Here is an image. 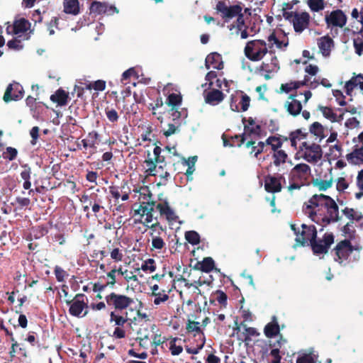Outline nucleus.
<instances>
[{
	"mask_svg": "<svg viewBox=\"0 0 363 363\" xmlns=\"http://www.w3.org/2000/svg\"><path fill=\"white\" fill-rule=\"evenodd\" d=\"M303 212L317 224L325 226L340 220L339 207L330 196L314 194L303 206Z\"/></svg>",
	"mask_w": 363,
	"mask_h": 363,
	"instance_id": "f257e3e1",
	"label": "nucleus"
},
{
	"mask_svg": "<svg viewBox=\"0 0 363 363\" xmlns=\"http://www.w3.org/2000/svg\"><path fill=\"white\" fill-rule=\"evenodd\" d=\"M335 257V260L340 264L345 261L348 262H356L360 258L359 250L354 247L349 240H343L339 242L333 249Z\"/></svg>",
	"mask_w": 363,
	"mask_h": 363,
	"instance_id": "f03ea898",
	"label": "nucleus"
},
{
	"mask_svg": "<svg viewBox=\"0 0 363 363\" xmlns=\"http://www.w3.org/2000/svg\"><path fill=\"white\" fill-rule=\"evenodd\" d=\"M266 42L262 40H253L247 43L244 52L246 57L253 62L261 60L267 53Z\"/></svg>",
	"mask_w": 363,
	"mask_h": 363,
	"instance_id": "7ed1b4c3",
	"label": "nucleus"
},
{
	"mask_svg": "<svg viewBox=\"0 0 363 363\" xmlns=\"http://www.w3.org/2000/svg\"><path fill=\"white\" fill-rule=\"evenodd\" d=\"M69 306V313L74 317H85L88 313V298L84 294H77L72 300L65 301Z\"/></svg>",
	"mask_w": 363,
	"mask_h": 363,
	"instance_id": "20e7f679",
	"label": "nucleus"
},
{
	"mask_svg": "<svg viewBox=\"0 0 363 363\" xmlns=\"http://www.w3.org/2000/svg\"><path fill=\"white\" fill-rule=\"evenodd\" d=\"M106 304L111 309H113L111 312H121L126 310L130 307L134 301L132 298L124 295L119 294L115 292H111L105 297Z\"/></svg>",
	"mask_w": 363,
	"mask_h": 363,
	"instance_id": "39448f33",
	"label": "nucleus"
},
{
	"mask_svg": "<svg viewBox=\"0 0 363 363\" xmlns=\"http://www.w3.org/2000/svg\"><path fill=\"white\" fill-rule=\"evenodd\" d=\"M299 151L303 152L302 157L310 163L318 162L323 156V151L320 145L303 142L299 146Z\"/></svg>",
	"mask_w": 363,
	"mask_h": 363,
	"instance_id": "423d86ee",
	"label": "nucleus"
},
{
	"mask_svg": "<svg viewBox=\"0 0 363 363\" xmlns=\"http://www.w3.org/2000/svg\"><path fill=\"white\" fill-rule=\"evenodd\" d=\"M216 9L218 13H220V16L224 20V22H228L230 19L238 17L242 13L243 10L241 3L227 6L226 3L222 0L217 2Z\"/></svg>",
	"mask_w": 363,
	"mask_h": 363,
	"instance_id": "0eeeda50",
	"label": "nucleus"
},
{
	"mask_svg": "<svg viewBox=\"0 0 363 363\" xmlns=\"http://www.w3.org/2000/svg\"><path fill=\"white\" fill-rule=\"evenodd\" d=\"M352 143L353 150L346 155V159L352 164H363V131L352 139Z\"/></svg>",
	"mask_w": 363,
	"mask_h": 363,
	"instance_id": "6e6552de",
	"label": "nucleus"
},
{
	"mask_svg": "<svg viewBox=\"0 0 363 363\" xmlns=\"http://www.w3.org/2000/svg\"><path fill=\"white\" fill-rule=\"evenodd\" d=\"M296 93L290 94L284 103V108L288 113L293 117H296L301 113L304 119L308 120L311 117L310 112L307 110L302 111V104L299 100L296 99Z\"/></svg>",
	"mask_w": 363,
	"mask_h": 363,
	"instance_id": "1a4fd4ad",
	"label": "nucleus"
},
{
	"mask_svg": "<svg viewBox=\"0 0 363 363\" xmlns=\"http://www.w3.org/2000/svg\"><path fill=\"white\" fill-rule=\"evenodd\" d=\"M334 242V235L332 233H326L322 239L315 238L308 245L315 255L326 254L331 245Z\"/></svg>",
	"mask_w": 363,
	"mask_h": 363,
	"instance_id": "9d476101",
	"label": "nucleus"
},
{
	"mask_svg": "<svg viewBox=\"0 0 363 363\" xmlns=\"http://www.w3.org/2000/svg\"><path fill=\"white\" fill-rule=\"evenodd\" d=\"M317 230L313 225H301V230L296 237V245L301 247L308 246L316 238Z\"/></svg>",
	"mask_w": 363,
	"mask_h": 363,
	"instance_id": "9b49d317",
	"label": "nucleus"
},
{
	"mask_svg": "<svg viewBox=\"0 0 363 363\" xmlns=\"http://www.w3.org/2000/svg\"><path fill=\"white\" fill-rule=\"evenodd\" d=\"M325 21L328 28H342L347 23V17L342 10L336 9L325 15Z\"/></svg>",
	"mask_w": 363,
	"mask_h": 363,
	"instance_id": "f8f14e48",
	"label": "nucleus"
},
{
	"mask_svg": "<svg viewBox=\"0 0 363 363\" xmlns=\"http://www.w3.org/2000/svg\"><path fill=\"white\" fill-rule=\"evenodd\" d=\"M282 182H285L283 174H268L264 177V189L268 193H279L282 189Z\"/></svg>",
	"mask_w": 363,
	"mask_h": 363,
	"instance_id": "ddd939ff",
	"label": "nucleus"
},
{
	"mask_svg": "<svg viewBox=\"0 0 363 363\" xmlns=\"http://www.w3.org/2000/svg\"><path fill=\"white\" fill-rule=\"evenodd\" d=\"M311 173V167L305 164H296L291 171L289 174V180H296L306 183Z\"/></svg>",
	"mask_w": 363,
	"mask_h": 363,
	"instance_id": "4468645a",
	"label": "nucleus"
},
{
	"mask_svg": "<svg viewBox=\"0 0 363 363\" xmlns=\"http://www.w3.org/2000/svg\"><path fill=\"white\" fill-rule=\"evenodd\" d=\"M23 89L22 86L17 82L10 84L4 94L3 99L8 103L11 101H18L23 98Z\"/></svg>",
	"mask_w": 363,
	"mask_h": 363,
	"instance_id": "2eb2a0df",
	"label": "nucleus"
},
{
	"mask_svg": "<svg viewBox=\"0 0 363 363\" xmlns=\"http://www.w3.org/2000/svg\"><path fill=\"white\" fill-rule=\"evenodd\" d=\"M139 192L140 205L138 208L135 209V213H140L141 209L145 206H155L156 202L152 199V194L147 186L141 187Z\"/></svg>",
	"mask_w": 363,
	"mask_h": 363,
	"instance_id": "dca6fc26",
	"label": "nucleus"
},
{
	"mask_svg": "<svg viewBox=\"0 0 363 363\" xmlns=\"http://www.w3.org/2000/svg\"><path fill=\"white\" fill-rule=\"evenodd\" d=\"M90 13L94 15L108 14L112 15L118 11L114 6H108L106 2L94 1L89 7Z\"/></svg>",
	"mask_w": 363,
	"mask_h": 363,
	"instance_id": "f3484780",
	"label": "nucleus"
},
{
	"mask_svg": "<svg viewBox=\"0 0 363 363\" xmlns=\"http://www.w3.org/2000/svg\"><path fill=\"white\" fill-rule=\"evenodd\" d=\"M310 18L311 16L309 13L306 11L296 14L295 18L292 19L294 31L298 33H302L308 27Z\"/></svg>",
	"mask_w": 363,
	"mask_h": 363,
	"instance_id": "a211bd4d",
	"label": "nucleus"
},
{
	"mask_svg": "<svg viewBox=\"0 0 363 363\" xmlns=\"http://www.w3.org/2000/svg\"><path fill=\"white\" fill-rule=\"evenodd\" d=\"M203 94L205 102L211 106L219 104L225 98V94L217 89H211L208 91L205 89Z\"/></svg>",
	"mask_w": 363,
	"mask_h": 363,
	"instance_id": "6ab92c4d",
	"label": "nucleus"
},
{
	"mask_svg": "<svg viewBox=\"0 0 363 363\" xmlns=\"http://www.w3.org/2000/svg\"><path fill=\"white\" fill-rule=\"evenodd\" d=\"M155 206H144V208L141 209L140 213H135V215H140V219L136 220V223H141L146 227L150 226L148 224L152 222L154 219L153 216V211Z\"/></svg>",
	"mask_w": 363,
	"mask_h": 363,
	"instance_id": "aec40b11",
	"label": "nucleus"
},
{
	"mask_svg": "<svg viewBox=\"0 0 363 363\" xmlns=\"http://www.w3.org/2000/svg\"><path fill=\"white\" fill-rule=\"evenodd\" d=\"M205 66L208 69H210L211 66L218 70L223 69V62L222 61L221 55L218 52H212L209 54L206 58Z\"/></svg>",
	"mask_w": 363,
	"mask_h": 363,
	"instance_id": "412c9836",
	"label": "nucleus"
},
{
	"mask_svg": "<svg viewBox=\"0 0 363 363\" xmlns=\"http://www.w3.org/2000/svg\"><path fill=\"white\" fill-rule=\"evenodd\" d=\"M155 208L159 211L162 216H165L167 220L174 221L176 220L177 216H175L174 211L171 208L169 203L167 201L159 203L157 205L155 204Z\"/></svg>",
	"mask_w": 363,
	"mask_h": 363,
	"instance_id": "4be33fe9",
	"label": "nucleus"
},
{
	"mask_svg": "<svg viewBox=\"0 0 363 363\" xmlns=\"http://www.w3.org/2000/svg\"><path fill=\"white\" fill-rule=\"evenodd\" d=\"M30 26L31 24L29 21L24 18L16 19L12 25L11 32H13V34L15 35L24 33L30 30Z\"/></svg>",
	"mask_w": 363,
	"mask_h": 363,
	"instance_id": "5701e85b",
	"label": "nucleus"
},
{
	"mask_svg": "<svg viewBox=\"0 0 363 363\" xmlns=\"http://www.w3.org/2000/svg\"><path fill=\"white\" fill-rule=\"evenodd\" d=\"M318 45L323 56H328L333 46V40L328 35L318 39Z\"/></svg>",
	"mask_w": 363,
	"mask_h": 363,
	"instance_id": "b1692460",
	"label": "nucleus"
},
{
	"mask_svg": "<svg viewBox=\"0 0 363 363\" xmlns=\"http://www.w3.org/2000/svg\"><path fill=\"white\" fill-rule=\"evenodd\" d=\"M359 86L361 90H363V75L359 74L356 77H352L349 81L345 83V88L347 95H351L353 89Z\"/></svg>",
	"mask_w": 363,
	"mask_h": 363,
	"instance_id": "393cba45",
	"label": "nucleus"
},
{
	"mask_svg": "<svg viewBox=\"0 0 363 363\" xmlns=\"http://www.w3.org/2000/svg\"><path fill=\"white\" fill-rule=\"evenodd\" d=\"M308 135V132L306 131V130H303L301 128L291 131L289 135L291 146L294 147V150H296L298 142L306 138Z\"/></svg>",
	"mask_w": 363,
	"mask_h": 363,
	"instance_id": "a878e982",
	"label": "nucleus"
},
{
	"mask_svg": "<svg viewBox=\"0 0 363 363\" xmlns=\"http://www.w3.org/2000/svg\"><path fill=\"white\" fill-rule=\"evenodd\" d=\"M279 333L280 328L277 321V318L273 316L272 320L265 325L264 328V333L267 337L271 338L279 335Z\"/></svg>",
	"mask_w": 363,
	"mask_h": 363,
	"instance_id": "bb28decb",
	"label": "nucleus"
},
{
	"mask_svg": "<svg viewBox=\"0 0 363 363\" xmlns=\"http://www.w3.org/2000/svg\"><path fill=\"white\" fill-rule=\"evenodd\" d=\"M63 6L65 13L77 16L80 12L79 2L78 0H64Z\"/></svg>",
	"mask_w": 363,
	"mask_h": 363,
	"instance_id": "cd10ccee",
	"label": "nucleus"
},
{
	"mask_svg": "<svg viewBox=\"0 0 363 363\" xmlns=\"http://www.w3.org/2000/svg\"><path fill=\"white\" fill-rule=\"evenodd\" d=\"M68 99L69 94L61 88L50 96V100L61 106L67 105Z\"/></svg>",
	"mask_w": 363,
	"mask_h": 363,
	"instance_id": "c85d7f7f",
	"label": "nucleus"
},
{
	"mask_svg": "<svg viewBox=\"0 0 363 363\" xmlns=\"http://www.w3.org/2000/svg\"><path fill=\"white\" fill-rule=\"evenodd\" d=\"M150 229L149 235L151 238L165 237L167 228L163 227L158 221L147 227Z\"/></svg>",
	"mask_w": 363,
	"mask_h": 363,
	"instance_id": "c756f323",
	"label": "nucleus"
},
{
	"mask_svg": "<svg viewBox=\"0 0 363 363\" xmlns=\"http://www.w3.org/2000/svg\"><path fill=\"white\" fill-rule=\"evenodd\" d=\"M120 312H111L110 313V323H114L117 327H123L129 320L128 313H125L123 315H119Z\"/></svg>",
	"mask_w": 363,
	"mask_h": 363,
	"instance_id": "7c9ffc66",
	"label": "nucleus"
},
{
	"mask_svg": "<svg viewBox=\"0 0 363 363\" xmlns=\"http://www.w3.org/2000/svg\"><path fill=\"white\" fill-rule=\"evenodd\" d=\"M342 212L348 219H350V223H353L354 221L358 222L363 219L362 213L355 211L352 208L345 207Z\"/></svg>",
	"mask_w": 363,
	"mask_h": 363,
	"instance_id": "2f4dec72",
	"label": "nucleus"
},
{
	"mask_svg": "<svg viewBox=\"0 0 363 363\" xmlns=\"http://www.w3.org/2000/svg\"><path fill=\"white\" fill-rule=\"evenodd\" d=\"M309 132L319 139V142L325 138L324 127L319 122L313 123L309 127Z\"/></svg>",
	"mask_w": 363,
	"mask_h": 363,
	"instance_id": "473e14b6",
	"label": "nucleus"
},
{
	"mask_svg": "<svg viewBox=\"0 0 363 363\" xmlns=\"http://www.w3.org/2000/svg\"><path fill=\"white\" fill-rule=\"evenodd\" d=\"M197 264L200 265L198 269L206 273L211 272L215 267L214 260L211 257L203 258V259L198 262Z\"/></svg>",
	"mask_w": 363,
	"mask_h": 363,
	"instance_id": "72a5a7b5",
	"label": "nucleus"
},
{
	"mask_svg": "<svg viewBox=\"0 0 363 363\" xmlns=\"http://www.w3.org/2000/svg\"><path fill=\"white\" fill-rule=\"evenodd\" d=\"M108 252L111 256V258L115 262H122L123 259V252L122 249L120 247L112 245L111 246L108 247Z\"/></svg>",
	"mask_w": 363,
	"mask_h": 363,
	"instance_id": "f704fd0d",
	"label": "nucleus"
},
{
	"mask_svg": "<svg viewBox=\"0 0 363 363\" xmlns=\"http://www.w3.org/2000/svg\"><path fill=\"white\" fill-rule=\"evenodd\" d=\"M318 109L322 112L323 116L331 122H337L342 118V116H340V118L337 119V114L333 112L330 107L318 106Z\"/></svg>",
	"mask_w": 363,
	"mask_h": 363,
	"instance_id": "c9c22d12",
	"label": "nucleus"
},
{
	"mask_svg": "<svg viewBox=\"0 0 363 363\" xmlns=\"http://www.w3.org/2000/svg\"><path fill=\"white\" fill-rule=\"evenodd\" d=\"M238 105L240 106V111L245 112L247 111L250 104V97L245 94L242 91H239Z\"/></svg>",
	"mask_w": 363,
	"mask_h": 363,
	"instance_id": "e433bc0d",
	"label": "nucleus"
},
{
	"mask_svg": "<svg viewBox=\"0 0 363 363\" xmlns=\"http://www.w3.org/2000/svg\"><path fill=\"white\" fill-rule=\"evenodd\" d=\"M265 143L266 142H259L257 145H255V141H252V140H250L248 141L246 144H245V146L247 147H252V150L250 152L251 154L254 153L255 154V156L256 157H257V156L261 154L262 152H264V148L265 147Z\"/></svg>",
	"mask_w": 363,
	"mask_h": 363,
	"instance_id": "4c0bfd02",
	"label": "nucleus"
},
{
	"mask_svg": "<svg viewBox=\"0 0 363 363\" xmlns=\"http://www.w3.org/2000/svg\"><path fill=\"white\" fill-rule=\"evenodd\" d=\"M265 145H270L272 147V150L274 152H276V150H279V149L283 145V140L281 137H277V136H269L266 140Z\"/></svg>",
	"mask_w": 363,
	"mask_h": 363,
	"instance_id": "58836bf2",
	"label": "nucleus"
},
{
	"mask_svg": "<svg viewBox=\"0 0 363 363\" xmlns=\"http://www.w3.org/2000/svg\"><path fill=\"white\" fill-rule=\"evenodd\" d=\"M272 157L274 160V164L276 167H279L281 164L286 162L288 155L284 150H279L274 152Z\"/></svg>",
	"mask_w": 363,
	"mask_h": 363,
	"instance_id": "ea45409f",
	"label": "nucleus"
},
{
	"mask_svg": "<svg viewBox=\"0 0 363 363\" xmlns=\"http://www.w3.org/2000/svg\"><path fill=\"white\" fill-rule=\"evenodd\" d=\"M312 184L313 186L317 187L320 191H325L330 188L333 184V179L323 180L319 179H313L312 180Z\"/></svg>",
	"mask_w": 363,
	"mask_h": 363,
	"instance_id": "a19ab883",
	"label": "nucleus"
},
{
	"mask_svg": "<svg viewBox=\"0 0 363 363\" xmlns=\"http://www.w3.org/2000/svg\"><path fill=\"white\" fill-rule=\"evenodd\" d=\"M182 101V97L180 94L172 93L167 96L166 104L171 108H175L180 105Z\"/></svg>",
	"mask_w": 363,
	"mask_h": 363,
	"instance_id": "79ce46f5",
	"label": "nucleus"
},
{
	"mask_svg": "<svg viewBox=\"0 0 363 363\" xmlns=\"http://www.w3.org/2000/svg\"><path fill=\"white\" fill-rule=\"evenodd\" d=\"M185 239L192 245H196L200 243V235L194 230H189L185 233Z\"/></svg>",
	"mask_w": 363,
	"mask_h": 363,
	"instance_id": "37998d69",
	"label": "nucleus"
},
{
	"mask_svg": "<svg viewBox=\"0 0 363 363\" xmlns=\"http://www.w3.org/2000/svg\"><path fill=\"white\" fill-rule=\"evenodd\" d=\"M307 4L310 9L314 12H318L325 8L324 0H308Z\"/></svg>",
	"mask_w": 363,
	"mask_h": 363,
	"instance_id": "c03bdc74",
	"label": "nucleus"
},
{
	"mask_svg": "<svg viewBox=\"0 0 363 363\" xmlns=\"http://www.w3.org/2000/svg\"><path fill=\"white\" fill-rule=\"evenodd\" d=\"M85 89L91 90L94 89L96 91H104L106 89V82L101 79L95 81L94 82H89L85 84Z\"/></svg>",
	"mask_w": 363,
	"mask_h": 363,
	"instance_id": "a18cd8bd",
	"label": "nucleus"
},
{
	"mask_svg": "<svg viewBox=\"0 0 363 363\" xmlns=\"http://www.w3.org/2000/svg\"><path fill=\"white\" fill-rule=\"evenodd\" d=\"M105 114L108 120L112 123H117L119 119L118 112L112 107L107 106L105 108Z\"/></svg>",
	"mask_w": 363,
	"mask_h": 363,
	"instance_id": "49530a36",
	"label": "nucleus"
},
{
	"mask_svg": "<svg viewBox=\"0 0 363 363\" xmlns=\"http://www.w3.org/2000/svg\"><path fill=\"white\" fill-rule=\"evenodd\" d=\"M261 131V125H255L252 126H249L247 125H244V133L245 139L250 136L251 135H259V133Z\"/></svg>",
	"mask_w": 363,
	"mask_h": 363,
	"instance_id": "de8ad7c7",
	"label": "nucleus"
},
{
	"mask_svg": "<svg viewBox=\"0 0 363 363\" xmlns=\"http://www.w3.org/2000/svg\"><path fill=\"white\" fill-rule=\"evenodd\" d=\"M214 296H216L214 299L210 300L211 303H213L215 300H216L222 306L225 307L227 306L228 296L225 293H224L223 291L217 290L215 292Z\"/></svg>",
	"mask_w": 363,
	"mask_h": 363,
	"instance_id": "09e8293b",
	"label": "nucleus"
},
{
	"mask_svg": "<svg viewBox=\"0 0 363 363\" xmlns=\"http://www.w3.org/2000/svg\"><path fill=\"white\" fill-rule=\"evenodd\" d=\"M18 155V150L13 147H7L6 151L3 152V157L9 161L14 160Z\"/></svg>",
	"mask_w": 363,
	"mask_h": 363,
	"instance_id": "8fccbe9b",
	"label": "nucleus"
},
{
	"mask_svg": "<svg viewBox=\"0 0 363 363\" xmlns=\"http://www.w3.org/2000/svg\"><path fill=\"white\" fill-rule=\"evenodd\" d=\"M21 37V35H19L14 39L9 40L7 42V46L9 48L15 50H20L23 49V46L21 44V39H20Z\"/></svg>",
	"mask_w": 363,
	"mask_h": 363,
	"instance_id": "3c124183",
	"label": "nucleus"
},
{
	"mask_svg": "<svg viewBox=\"0 0 363 363\" xmlns=\"http://www.w3.org/2000/svg\"><path fill=\"white\" fill-rule=\"evenodd\" d=\"M145 163L147 167L145 172L150 176H156L155 171L157 167V164H156L152 159L145 160Z\"/></svg>",
	"mask_w": 363,
	"mask_h": 363,
	"instance_id": "603ef678",
	"label": "nucleus"
},
{
	"mask_svg": "<svg viewBox=\"0 0 363 363\" xmlns=\"http://www.w3.org/2000/svg\"><path fill=\"white\" fill-rule=\"evenodd\" d=\"M239 91H237L235 94H232L230 99V109L234 112H240V106L238 105L239 99Z\"/></svg>",
	"mask_w": 363,
	"mask_h": 363,
	"instance_id": "864d4df0",
	"label": "nucleus"
},
{
	"mask_svg": "<svg viewBox=\"0 0 363 363\" xmlns=\"http://www.w3.org/2000/svg\"><path fill=\"white\" fill-rule=\"evenodd\" d=\"M296 363H315V355L312 353L303 354L298 357Z\"/></svg>",
	"mask_w": 363,
	"mask_h": 363,
	"instance_id": "5fc2aeb1",
	"label": "nucleus"
},
{
	"mask_svg": "<svg viewBox=\"0 0 363 363\" xmlns=\"http://www.w3.org/2000/svg\"><path fill=\"white\" fill-rule=\"evenodd\" d=\"M141 269L144 272L150 271L153 272L156 270L155 259L150 258L145 261L141 265Z\"/></svg>",
	"mask_w": 363,
	"mask_h": 363,
	"instance_id": "6e6d98bb",
	"label": "nucleus"
},
{
	"mask_svg": "<svg viewBox=\"0 0 363 363\" xmlns=\"http://www.w3.org/2000/svg\"><path fill=\"white\" fill-rule=\"evenodd\" d=\"M166 243L164 237L155 238L152 239V250H161L165 247Z\"/></svg>",
	"mask_w": 363,
	"mask_h": 363,
	"instance_id": "4d7b16f0",
	"label": "nucleus"
},
{
	"mask_svg": "<svg viewBox=\"0 0 363 363\" xmlns=\"http://www.w3.org/2000/svg\"><path fill=\"white\" fill-rule=\"evenodd\" d=\"M54 273H55L56 279L59 282L64 281L65 277L68 276V274L67 273V272L65 271L60 266H55V269H54Z\"/></svg>",
	"mask_w": 363,
	"mask_h": 363,
	"instance_id": "13d9d810",
	"label": "nucleus"
},
{
	"mask_svg": "<svg viewBox=\"0 0 363 363\" xmlns=\"http://www.w3.org/2000/svg\"><path fill=\"white\" fill-rule=\"evenodd\" d=\"M164 292L165 291L163 290L162 293L159 292L156 294V296H154L155 297L153 301L155 305H160L161 303H164L169 299V295Z\"/></svg>",
	"mask_w": 363,
	"mask_h": 363,
	"instance_id": "bf43d9fd",
	"label": "nucleus"
},
{
	"mask_svg": "<svg viewBox=\"0 0 363 363\" xmlns=\"http://www.w3.org/2000/svg\"><path fill=\"white\" fill-rule=\"evenodd\" d=\"M353 45L355 52L358 55H361L363 53V36L354 38L353 40Z\"/></svg>",
	"mask_w": 363,
	"mask_h": 363,
	"instance_id": "052dcab7",
	"label": "nucleus"
},
{
	"mask_svg": "<svg viewBox=\"0 0 363 363\" xmlns=\"http://www.w3.org/2000/svg\"><path fill=\"white\" fill-rule=\"evenodd\" d=\"M118 273L123 275L124 279L128 282L131 280L138 281V277L136 275H133L132 272L128 273V269L123 270L121 267L117 269Z\"/></svg>",
	"mask_w": 363,
	"mask_h": 363,
	"instance_id": "680f3d73",
	"label": "nucleus"
},
{
	"mask_svg": "<svg viewBox=\"0 0 363 363\" xmlns=\"http://www.w3.org/2000/svg\"><path fill=\"white\" fill-rule=\"evenodd\" d=\"M163 106V101L161 96H159L153 103H150L148 105V109L152 111V115L156 116V109Z\"/></svg>",
	"mask_w": 363,
	"mask_h": 363,
	"instance_id": "e2e57ef3",
	"label": "nucleus"
},
{
	"mask_svg": "<svg viewBox=\"0 0 363 363\" xmlns=\"http://www.w3.org/2000/svg\"><path fill=\"white\" fill-rule=\"evenodd\" d=\"M333 95L335 97L336 101H337L340 106H345L347 105V102L345 100V96L343 95L342 92L340 90H333Z\"/></svg>",
	"mask_w": 363,
	"mask_h": 363,
	"instance_id": "0e129e2a",
	"label": "nucleus"
},
{
	"mask_svg": "<svg viewBox=\"0 0 363 363\" xmlns=\"http://www.w3.org/2000/svg\"><path fill=\"white\" fill-rule=\"evenodd\" d=\"M230 140L231 143L235 144V146L241 147L246 139L245 137V134L242 133L239 135H235L234 136H230Z\"/></svg>",
	"mask_w": 363,
	"mask_h": 363,
	"instance_id": "69168bd1",
	"label": "nucleus"
},
{
	"mask_svg": "<svg viewBox=\"0 0 363 363\" xmlns=\"http://www.w3.org/2000/svg\"><path fill=\"white\" fill-rule=\"evenodd\" d=\"M116 272H118V271L115 267L106 274L107 277L108 278V281L106 282V285L111 286V288H113L116 283Z\"/></svg>",
	"mask_w": 363,
	"mask_h": 363,
	"instance_id": "338daca9",
	"label": "nucleus"
},
{
	"mask_svg": "<svg viewBox=\"0 0 363 363\" xmlns=\"http://www.w3.org/2000/svg\"><path fill=\"white\" fill-rule=\"evenodd\" d=\"M279 93H289L292 90H296V84L294 82H290L286 84H281L279 88Z\"/></svg>",
	"mask_w": 363,
	"mask_h": 363,
	"instance_id": "774afa93",
	"label": "nucleus"
}]
</instances>
